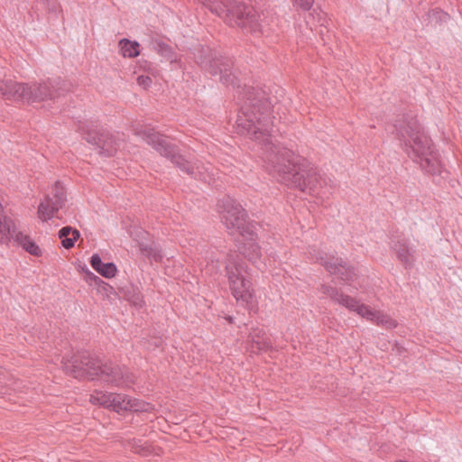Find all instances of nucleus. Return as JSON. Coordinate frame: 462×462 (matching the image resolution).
<instances>
[{
    "label": "nucleus",
    "instance_id": "nucleus-18",
    "mask_svg": "<svg viewBox=\"0 0 462 462\" xmlns=\"http://www.w3.org/2000/svg\"><path fill=\"white\" fill-rule=\"evenodd\" d=\"M14 231L10 236L11 239H14L24 250L32 255H40L42 251L40 247L26 235L16 231L15 226L14 225Z\"/></svg>",
    "mask_w": 462,
    "mask_h": 462
},
{
    "label": "nucleus",
    "instance_id": "nucleus-29",
    "mask_svg": "<svg viewBox=\"0 0 462 462\" xmlns=\"http://www.w3.org/2000/svg\"><path fill=\"white\" fill-rule=\"evenodd\" d=\"M158 46L160 47V51H162V54H166L171 51V48L165 43H159Z\"/></svg>",
    "mask_w": 462,
    "mask_h": 462
},
{
    "label": "nucleus",
    "instance_id": "nucleus-25",
    "mask_svg": "<svg viewBox=\"0 0 462 462\" xmlns=\"http://www.w3.org/2000/svg\"><path fill=\"white\" fill-rule=\"evenodd\" d=\"M88 279L90 281H93L96 284H97L98 286H102L105 290H112L113 288L111 286H109L106 282H105L103 280H101L98 276H97L96 274H94L93 273L91 272H88Z\"/></svg>",
    "mask_w": 462,
    "mask_h": 462
},
{
    "label": "nucleus",
    "instance_id": "nucleus-7",
    "mask_svg": "<svg viewBox=\"0 0 462 462\" xmlns=\"http://www.w3.org/2000/svg\"><path fill=\"white\" fill-rule=\"evenodd\" d=\"M225 271L234 298L250 311H254L256 300L245 263L238 254H230L226 257Z\"/></svg>",
    "mask_w": 462,
    "mask_h": 462
},
{
    "label": "nucleus",
    "instance_id": "nucleus-13",
    "mask_svg": "<svg viewBox=\"0 0 462 462\" xmlns=\"http://www.w3.org/2000/svg\"><path fill=\"white\" fill-rule=\"evenodd\" d=\"M67 200L66 190L63 185L57 181L51 192L38 207V217L42 221H48L61 208Z\"/></svg>",
    "mask_w": 462,
    "mask_h": 462
},
{
    "label": "nucleus",
    "instance_id": "nucleus-26",
    "mask_svg": "<svg viewBox=\"0 0 462 462\" xmlns=\"http://www.w3.org/2000/svg\"><path fill=\"white\" fill-rule=\"evenodd\" d=\"M137 83L143 86L144 88H148L152 83V79L148 76H139L137 78Z\"/></svg>",
    "mask_w": 462,
    "mask_h": 462
},
{
    "label": "nucleus",
    "instance_id": "nucleus-2",
    "mask_svg": "<svg viewBox=\"0 0 462 462\" xmlns=\"http://www.w3.org/2000/svg\"><path fill=\"white\" fill-rule=\"evenodd\" d=\"M392 134L400 142L406 154L427 174L440 175L443 165L431 139L425 134L418 119L402 115L393 125Z\"/></svg>",
    "mask_w": 462,
    "mask_h": 462
},
{
    "label": "nucleus",
    "instance_id": "nucleus-17",
    "mask_svg": "<svg viewBox=\"0 0 462 462\" xmlns=\"http://www.w3.org/2000/svg\"><path fill=\"white\" fill-rule=\"evenodd\" d=\"M90 265L100 275L105 278H113L116 276L117 268L113 263H104L97 254H94L90 258Z\"/></svg>",
    "mask_w": 462,
    "mask_h": 462
},
{
    "label": "nucleus",
    "instance_id": "nucleus-20",
    "mask_svg": "<svg viewBox=\"0 0 462 462\" xmlns=\"http://www.w3.org/2000/svg\"><path fill=\"white\" fill-rule=\"evenodd\" d=\"M79 236L80 234L79 230L69 226H63L59 231V237L61 240V245L66 249L72 248Z\"/></svg>",
    "mask_w": 462,
    "mask_h": 462
},
{
    "label": "nucleus",
    "instance_id": "nucleus-12",
    "mask_svg": "<svg viewBox=\"0 0 462 462\" xmlns=\"http://www.w3.org/2000/svg\"><path fill=\"white\" fill-rule=\"evenodd\" d=\"M79 130L83 138L89 143L96 145L99 152L105 156H112L119 147V140L107 131L97 130L93 122H79Z\"/></svg>",
    "mask_w": 462,
    "mask_h": 462
},
{
    "label": "nucleus",
    "instance_id": "nucleus-10",
    "mask_svg": "<svg viewBox=\"0 0 462 462\" xmlns=\"http://www.w3.org/2000/svg\"><path fill=\"white\" fill-rule=\"evenodd\" d=\"M208 51L210 54L200 56L197 61L200 68L212 77L218 76L222 84L240 88L242 87L241 79L233 70V60L228 57Z\"/></svg>",
    "mask_w": 462,
    "mask_h": 462
},
{
    "label": "nucleus",
    "instance_id": "nucleus-6",
    "mask_svg": "<svg viewBox=\"0 0 462 462\" xmlns=\"http://www.w3.org/2000/svg\"><path fill=\"white\" fill-rule=\"evenodd\" d=\"M61 79H47L30 86L12 79L0 80V95L6 100L40 102L60 97L64 89Z\"/></svg>",
    "mask_w": 462,
    "mask_h": 462
},
{
    "label": "nucleus",
    "instance_id": "nucleus-9",
    "mask_svg": "<svg viewBox=\"0 0 462 462\" xmlns=\"http://www.w3.org/2000/svg\"><path fill=\"white\" fill-rule=\"evenodd\" d=\"M222 222L231 235L253 236L255 226L247 222L246 214L241 205L230 197H225L218 202Z\"/></svg>",
    "mask_w": 462,
    "mask_h": 462
},
{
    "label": "nucleus",
    "instance_id": "nucleus-1",
    "mask_svg": "<svg viewBox=\"0 0 462 462\" xmlns=\"http://www.w3.org/2000/svg\"><path fill=\"white\" fill-rule=\"evenodd\" d=\"M243 94L245 101L237 116V130L259 145L269 173L290 188L328 198L337 188V182L322 177L305 158L273 142L272 102L267 93L244 85Z\"/></svg>",
    "mask_w": 462,
    "mask_h": 462
},
{
    "label": "nucleus",
    "instance_id": "nucleus-22",
    "mask_svg": "<svg viewBox=\"0 0 462 462\" xmlns=\"http://www.w3.org/2000/svg\"><path fill=\"white\" fill-rule=\"evenodd\" d=\"M121 52L124 57L134 58L140 53V44L137 42H132L128 39H122L119 42Z\"/></svg>",
    "mask_w": 462,
    "mask_h": 462
},
{
    "label": "nucleus",
    "instance_id": "nucleus-4",
    "mask_svg": "<svg viewBox=\"0 0 462 462\" xmlns=\"http://www.w3.org/2000/svg\"><path fill=\"white\" fill-rule=\"evenodd\" d=\"M194 3L208 9L231 27H239L256 36L263 34L259 15L252 6L233 0H194Z\"/></svg>",
    "mask_w": 462,
    "mask_h": 462
},
{
    "label": "nucleus",
    "instance_id": "nucleus-15",
    "mask_svg": "<svg viewBox=\"0 0 462 462\" xmlns=\"http://www.w3.org/2000/svg\"><path fill=\"white\" fill-rule=\"evenodd\" d=\"M390 246L406 269L413 266L416 260V249L414 245H411L408 238L402 234H393Z\"/></svg>",
    "mask_w": 462,
    "mask_h": 462
},
{
    "label": "nucleus",
    "instance_id": "nucleus-21",
    "mask_svg": "<svg viewBox=\"0 0 462 462\" xmlns=\"http://www.w3.org/2000/svg\"><path fill=\"white\" fill-rule=\"evenodd\" d=\"M250 337L253 343L252 347H255L257 350H267L271 347V341L266 337L265 332L262 328H254L250 333Z\"/></svg>",
    "mask_w": 462,
    "mask_h": 462
},
{
    "label": "nucleus",
    "instance_id": "nucleus-28",
    "mask_svg": "<svg viewBox=\"0 0 462 462\" xmlns=\"http://www.w3.org/2000/svg\"><path fill=\"white\" fill-rule=\"evenodd\" d=\"M129 300L136 307L141 308L143 305V299L140 292L134 293L133 297Z\"/></svg>",
    "mask_w": 462,
    "mask_h": 462
},
{
    "label": "nucleus",
    "instance_id": "nucleus-24",
    "mask_svg": "<svg viewBox=\"0 0 462 462\" xmlns=\"http://www.w3.org/2000/svg\"><path fill=\"white\" fill-rule=\"evenodd\" d=\"M313 4L314 0H293V5L303 11L310 10Z\"/></svg>",
    "mask_w": 462,
    "mask_h": 462
},
{
    "label": "nucleus",
    "instance_id": "nucleus-23",
    "mask_svg": "<svg viewBox=\"0 0 462 462\" xmlns=\"http://www.w3.org/2000/svg\"><path fill=\"white\" fill-rule=\"evenodd\" d=\"M205 262V264H203V263L200 264L207 274L212 275L220 271V261L219 258L215 255L214 252H211L210 254L207 256Z\"/></svg>",
    "mask_w": 462,
    "mask_h": 462
},
{
    "label": "nucleus",
    "instance_id": "nucleus-16",
    "mask_svg": "<svg viewBox=\"0 0 462 462\" xmlns=\"http://www.w3.org/2000/svg\"><path fill=\"white\" fill-rule=\"evenodd\" d=\"M141 254L151 261L161 262L163 258L161 248L149 238V234L144 230H138L134 235Z\"/></svg>",
    "mask_w": 462,
    "mask_h": 462
},
{
    "label": "nucleus",
    "instance_id": "nucleus-11",
    "mask_svg": "<svg viewBox=\"0 0 462 462\" xmlns=\"http://www.w3.org/2000/svg\"><path fill=\"white\" fill-rule=\"evenodd\" d=\"M89 402L116 413L125 411L139 412L147 410V403L143 401L131 398L124 393H108L101 390H95L90 394Z\"/></svg>",
    "mask_w": 462,
    "mask_h": 462
},
{
    "label": "nucleus",
    "instance_id": "nucleus-27",
    "mask_svg": "<svg viewBox=\"0 0 462 462\" xmlns=\"http://www.w3.org/2000/svg\"><path fill=\"white\" fill-rule=\"evenodd\" d=\"M129 300L136 307L141 308L143 305V299L140 292L134 293L133 297Z\"/></svg>",
    "mask_w": 462,
    "mask_h": 462
},
{
    "label": "nucleus",
    "instance_id": "nucleus-5",
    "mask_svg": "<svg viewBox=\"0 0 462 462\" xmlns=\"http://www.w3.org/2000/svg\"><path fill=\"white\" fill-rule=\"evenodd\" d=\"M141 138L149 145L152 146L162 156L167 158L171 163L183 173L195 180L203 182H209L213 173L208 166L202 162H191L180 154L178 148L168 142L164 136L155 132L154 129L146 128L138 133Z\"/></svg>",
    "mask_w": 462,
    "mask_h": 462
},
{
    "label": "nucleus",
    "instance_id": "nucleus-3",
    "mask_svg": "<svg viewBox=\"0 0 462 462\" xmlns=\"http://www.w3.org/2000/svg\"><path fill=\"white\" fill-rule=\"evenodd\" d=\"M66 374L77 379H98L116 387L130 386L134 383V376L126 367L113 364H103L99 358L88 352H80L71 359L62 361Z\"/></svg>",
    "mask_w": 462,
    "mask_h": 462
},
{
    "label": "nucleus",
    "instance_id": "nucleus-19",
    "mask_svg": "<svg viewBox=\"0 0 462 462\" xmlns=\"http://www.w3.org/2000/svg\"><path fill=\"white\" fill-rule=\"evenodd\" d=\"M244 237L248 239V242L245 244L244 254L250 261L254 262L257 259H259L262 255L261 247L259 246V245L257 243H255V238H256L255 229H254L253 236L246 235Z\"/></svg>",
    "mask_w": 462,
    "mask_h": 462
},
{
    "label": "nucleus",
    "instance_id": "nucleus-14",
    "mask_svg": "<svg viewBox=\"0 0 462 462\" xmlns=\"http://www.w3.org/2000/svg\"><path fill=\"white\" fill-rule=\"evenodd\" d=\"M316 260L325 267V269L331 274H335L344 282H353L356 273L353 267L346 264V263L340 257L335 255H328L324 254H319L316 256Z\"/></svg>",
    "mask_w": 462,
    "mask_h": 462
},
{
    "label": "nucleus",
    "instance_id": "nucleus-8",
    "mask_svg": "<svg viewBox=\"0 0 462 462\" xmlns=\"http://www.w3.org/2000/svg\"><path fill=\"white\" fill-rule=\"evenodd\" d=\"M319 291L320 293L330 298L334 302L346 308L350 311L356 312L367 320L375 322L377 325L386 328H395L397 325L395 320L392 319L389 316L379 310H372L368 305L360 303L357 299L344 294L341 290L336 287L321 284Z\"/></svg>",
    "mask_w": 462,
    "mask_h": 462
}]
</instances>
